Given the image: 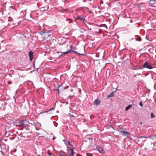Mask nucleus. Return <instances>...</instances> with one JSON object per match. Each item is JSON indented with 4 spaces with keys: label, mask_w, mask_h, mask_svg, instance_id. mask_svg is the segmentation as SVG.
<instances>
[{
    "label": "nucleus",
    "mask_w": 156,
    "mask_h": 156,
    "mask_svg": "<svg viewBox=\"0 0 156 156\" xmlns=\"http://www.w3.org/2000/svg\"><path fill=\"white\" fill-rule=\"evenodd\" d=\"M28 121L27 120H24L20 122L19 124L16 125V126H19L21 127H24L28 124Z\"/></svg>",
    "instance_id": "f257e3e1"
},
{
    "label": "nucleus",
    "mask_w": 156,
    "mask_h": 156,
    "mask_svg": "<svg viewBox=\"0 0 156 156\" xmlns=\"http://www.w3.org/2000/svg\"><path fill=\"white\" fill-rule=\"evenodd\" d=\"M143 67L149 69H151L153 68V67L151 66L150 64L148 63L147 62H146L143 66Z\"/></svg>",
    "instance_id": "f03ea898"
},
{
    "label": "nucleus",
    "mask_w": 156,
    "mask_h": 156,
    "mask_svg": "<svg viewBox=\"0 0 156 156\" xmlns=\"http://www.w3.org/2000/svg\"><path fill=\"white\" fill-rule=\"evenodd\" d=\"M67 47L69 46V47L70 48V49H67L66 51H65V52H61L62 55L67 54H68L70 52H71L73 51V50H72V46L70 45H67Z\"/></svg>",
    "instance_id": "7ed1b4c3"
},
{
    "label": "nucleus",
    "mask_w": 156,
    "mask_h": 156,
    "mask_svg": "<svg viewBox=\"0 0 156 156\" xmlns=\"http://www.w3.org/2000/svg\"><path fill=\"white\" fill-rule=\"evenodd\" d=\"M150 4L151 6H155V5H156V0H150Z\"/></svg>",
    "instance_id": "20e7f679"
},
{
    "label": "nucleus",
    "mask_w": 156,
    "mask_h": 156,
    "mask_svg": "<svg viewBox=\"0 0 156 156\" xmlns=\"http://www.w3.org/2000/svg\"><path fill=\"white\" fill-rule=\"evenodd\" d=\"M33 52L31 50H30L29 53V56L30 57V61H32L33 59Z\"/></svg>",
    "instance_id": "39448f33"
},
{
    "label": "nucleus",
    "mask_w": 156,
    "mask_h": 156,
    "mask_svg": "<svg viewBox=\"0 0 156 156\" xmlns=\"http://www.w3.org/2000/svg\"><path fill=\"white\" fill-rule=\"evenodd\" d=\"M97 151L100 153H103L104 152L103 149L101 147L98 146L97 147Z\"/></svg>",
    "instance_id": "423d86ee"
},
{
    "label": "nucleus",
    "mask_w": 156,
    "mask_h": 156,
    "mask_svg": "<svg viewBox=\"0 0 156 156\" xmlns=\"http://www.w3.org/2000/svg\"><path fill=\"white\" fill-rule=\"evenodd\" d=\"M130 134V133L128 132L124 131H121L120 134L122 136H126V134Z\"/></svg>",
    "instance_id": "0eeeda50"
},
{
    "label": "nucleus",
    "mask_w": 156,
    "mask_h": 156,
    "mask_svg": "<svg viewBox=\"0 0 156 156\" xmlns=\"http://www.w3.org/2000/svg\"><path fill=\"white\" fill-rule=\"evenodd\" d=\"M100 101L98 99H95L94 102V103L96 105H99L100 104Z\"/></svg>",
    "instance_id": "6e6552de"
},
{
    "label": "nucleus",
    "mask_w": 156,
    "mask_h": 156,
    "mask_svg": "<svg viewBox=\"0 0 156 156\" xmlns=\"http://www.w3.org/2000/svg\"><path fill=\"white\" fill-rule=\"evenodd\" d=\"M70 154L69 155H68V156H73V154L74 153V152L73 149H71L70 150Z\"/></svg>",
    "instance_id": "1a4fd4ad"
},
{
    "label": "nucleus",
    "mask_w": 156,
    "mask_h": 156,
    "mask_svg": "<svg viewBox=\"0 0 156 156\" xmlns=\"http://www.w3.org/2000/svg\"><path fill=\"white\" fill-rule=\"evenodd\" d=\"M132 107V105H129L128 106L126 107V108L125 110L126 111H127L129 109L131 108Z\"/></svg>",
    "instance_id": "9d476101"
},
{
    "label": "nucleus",
    "mask_w": 156,
    "mask_h": 156,
    "mask_svg": "<svg viewBox=\"0 0 156 156\" xmlns=\"http://www.w3.org/2000/svg\"><path fill=\"white\" fill-rule=\"evenodd\" d=\"M114 93L113 92H112L110 94H109L108 96L107 97L108 98H109L110 97H112L114 95Z\"/></svg>",
    "instance_id": "9b49d317"
},
{
    "label": "nucleus",
    "mask_w": 156,
    "mask_h": 156,
    "mask_svg": "<svg viewBox=\"0 0 156 156\" xmlns=\"http://www.w3.org/2000/svg\"><path fill=\"white\" fill-rule=\"evenodd\" d=\"M125 130L124 129L121 128H120L119 130V133H120V131H124Z\"/></svg>",
    "instance_id": "f8f14e48"
},
{
    "label": "nucleus",
    "mask_w": 156,
    "mask_h": 156,
    "mask_svg": "<svg viewBox=\"0 0 156 156\" xmlns=\"http://www.w3.org/2000/svg\"><path fill=\"white\" fill-rule=\"evenodd\" d=\"M148 137H145V136H141L137 137V138L139 139V138H148Z\"/></svg>",
    "instance_id": "ddd939ff"
},
{
    "label": "nucleus",
    "mask_w": 156,
    "mask_h": 156,
    "mask_svg": "<svg viewBox=\"0 0 156 156\" xmlns=\"http://www.w3.org/2000/svg\"><path fill=\"white\" fill-rule=\"evenodd\" d=\"M155 117L154 115L153 114V113L152 112L151 113V118H154Z\"/></svg>",
    "instance_id": "4468645a"
},
{
    "label": "nucleus",
    "mask_w": 156,
    "mask_h": 156,
    "mask_svg": "<svg viewBox=\"0 0 156 156\" xmlns=\"http://www.w3.org/2000/svg\"><path fill=\"white\" fill-rule=\"evenodd\" d=\"M47 152L49 155H51V154L50 153V151L49 150H48L47 151Z\"/></svg>",
    "instance_id": "2eb2a0df"
},
{
    "label": "nucleus",
    "mask_w": 156,
    "mask_h": 156,
    "mask_svg": "<svg viewBox=\"0 0 156 156\" xmlns=\"http://www.w3.org/2000/svg\"><path fill=\"white\" fill-rule=\"evenodd\" d=\"M139 105L141 107H142L143 106L142 102L141 101L140 102Z\"/></svg>",
    "instance_id": "dca6fc26"
},
{
    "label": "nucleus",
    "mask_w": 156,
    "mask_h": 156,
    "mask_svg": "<svg viewBox=\"0 0 156 156\" xmlns=\"http://www.w3.org/2000/svg\"><path fill=\"white\" fill-rule=\"evenodd\" d=\"M74 52H75L77 54H79V55H83V54L78 53H77L76 51H74Z\"/></svg>",
    "instance_id": "f3484780"
},
{
    "label": "nucleus",
    "mask_w": 156,
    "mask_h": 156,
    "mask_svg": "<svg viewBox=\"0 0 156 156\" xmlns=\"http://www.w3.org/2000/svg\"><path fill=\"white\" fill-rule=\"evenodd\" d=\"M81 20H83L84 23H85V22L86 21V20H85L83 18H81Z\"/></svg>",
    "instance_id": "a211bd4d"
},
{
    "label": "nucleus",
    "mask_w": 156,
    "mask_h": 156,
    "mask_svg": "<svg viewBox=\"0 0 156 156\" xmlns=\"http://www.w3.org/2000/svg\"><path fill=\"white\" fill-rule=\"evenodd\" d=\"M81 18H83L82 17H80V16H78L77 17V20L79 19H80L81 20Z\"/></svg>",
    "instance_id": "6ab92c4d"
},
{
    "label": "nucleus",
    "mask_w": 156,
    "mask_h": 156,
    "mask_svg": "<svg viewBox=\"0 0 156 156\" xmlns=\"http://www.w3.org/2000/svg\"><path fill=\"white\" fill-rule=\"evenodd\" d=\"M11 83H12V82L11 81H9L8 82V84H11Z\"/></svg>",
    "instance_id": "aec40b11"
},
{
    "label": "nucleus",
    "mask_w": 156,
    "mask_h": 156,
    "mask_svg": "<svg viewBox=\"0 0 156 156\" xmlns=\"http://www.w3.org/2000/svg\"><path fill=\"white\" fill-rule=\"evenodd\" d=\"M59 87H60V86L58 87V89H57V90H58V93H59V90L58 88H59Z\"/></svg>",
    "instance_id": "412c9836"
},
{
    "label": "nucleus",
    "mask_w": 156,
    "mask_h": 156,
    "mask_svg": "<svg viewBox=\"0 0 156 156\" xmlns=\"http://www.w3.org/2000/svg\"><path fill=\"white\" fill-rule=\"evenodd\" d=\"M140 125H142V122H140Z\"/></svg>",
    "instance_id": "4be33fe9"
},
{
    "label": "nucleus",
    "mask_w": 156,
    "mask_h": 156,
    "mask_svg": "<svg viewBox=\"0 0 156 156\" xmlns=\"http://www.w3.org/2000/svg\"><path fill=\"white\" fill-rule=\"evenodd\" d=\"M87 2L86 0H83V2Z\"/></svg>",
    "instance_id": "5701e85b"
},
{
    "label": "nucleus",
    "mask_w": 156,
    "mask_h": 156,
    "mask_svg": "<svg viewBox=\"0 0 156 156\" xmlns=\"http://www.w3.org/2000/svg\"><path fill=\"white\" fill-rule=\"evenodd\" d=\"M55 137H53V140H55Z\"/></svg>",
    "instance_id": "b1692460"
},
{
    "label": "nucleus",
    "mask_w": 156,
    "mask_h": 156,
    "mask_svg": "<svg viewBox=\"0 0 156 156\" xmlns=\"http://www.w3.org/2000/svg\"><path fill=\"white\" fill-rule=\"evenodd\" d=\"M89 30H92V29L91 28H89Z\"/></svg>",
    "instance_id": "393cba45"
},
{
    "label": "nucleus",
    "mask_w": 156,
    "mask_h": 156,
    "mask_svg": "<svg viewBox=\"0 0 156 156\" xmlns=\"http://www.w3.org/2000/svg\"><path fill=\"white\" fill-rule=\"evenodd\" d=\"M61 156H68V155H64V156L62 155Z\"/></svg>",
    "instance_id": "a878e982"
},
{
    "label": "nucleus",
    "mask_w": 156,
    "mask_h": 156,
    "mask_svg": "<svg viewBox=\"0 0 156 156\" xmlns=\"http://www.w3.org/2000/svg\"><path fill=\"white\" fill-rule=\"evenodd\" d=\"M71 116H72V117H74V116H73V115H71Z\"/></svg>",
    "instance_id": "bb28decb"
},
{
    "label": "nucleus",
    "mask_w": 156,
    "mask_h": 156,
    "mask_svg": "<svg viewBox=\"0 0 156 156\" xmlns=\"http://www.w3.org/2000/svg\"><path fill=\"white\" fill-rule=\"evenodd\" d=\"M72 21V20H71V22H69V23H70Z\"/></svg>",
    "instance_id": "cd10ccee"
},
{
    "label": "nucleus",
    "mask_w": 156,
    "mask_h": 156,
    "mask_svg": "<svg viewBox=\"0 0 156 156\" xmlns=\"http://www.w3.org/2000/svg\"><path fill=\"white\" fill-rule=\"evenodd\" d=\"M54 109V108H52L51 109Z\"/></svg>",
    "instance_id": "c85d7f7f"
},
{
    "label": "nucleus",
    "mask_w": 156,
    "mask_h": 156,
    "mask_svg": "<svg viewBox=\"0 0 156 156\" xmlns=\"http://www.w3.org/2000/svg\"><path fill=\"white\" fill-rule=\"evenodd\" d=\"M68 144H69V142H68Z\"/></svg>",
    "instance_id": "c756f323"
},
{
    "label": "nucleus",
    "mask_w": 156,
    "mask_h": 156,
    "mask_svg": "<svg viewBox=\"0 0 156 156\" xmlns=\"http://www.w3.org/2000/svg\"><path fill=\"white\" fill-rule=\"evenodd\" d=\"M101 2H102V1H101Z\"/></svg>",
    "instance_id": "7c9ffc66"
}]
</instances>
